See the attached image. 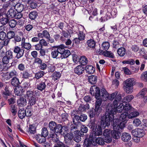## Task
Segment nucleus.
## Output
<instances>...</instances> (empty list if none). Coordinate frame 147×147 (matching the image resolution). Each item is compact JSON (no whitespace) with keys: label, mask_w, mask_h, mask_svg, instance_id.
I'll use <instances>...</instances> for the list:
<instances>
[{"label":"nucleus","mask_w":147,"mask_h":147,"mask_svg":"<svg viewBox=\"0 0 147 147\" xmlns=\"http://www.w3.org/2000/svg\"><path fill=\"white\" fill-rule=\"evenodd\" d=\"M13 52L16 54V57L18 59L23 57L24 54V50L18 46H15L13 48Z\"/></svg>","instance_id":"f8f14e48"},{"label":"nucleus","mask_w":147,"mask_h":147,"mask_svg":"<svg viewBox=\"0 0 147 147\" xmlns=\"http://www.w3.org/2000/svg\"><path fill=\"white\" fill-rule=\"evenodd\" d=\"M141 127L144 130H147V119H143L142 122Z\"/></svg>","instance_id":"8fccbe9b"},{"label":"nucleus","mask_w":147,"mask_h":147,"mask_svg":"<svg viewBox=\"0 0 147 147\" xmlns=\"http://www.w3.org/2000/svg\"><path fill=\"white\" fill-rule=\"evenodd\" d=\"M88 126L90 128L91 131L90 135L93 136L94 137H96L102 135V129L105 128H102L100 125L98 123L96 124L95 123V120H91L88 124Z\"/></svg>","instance_id":"f03ea898"},{"label":"nucleus","mask_w":147,"mask_h":147,"mask_svg":"<svg viewBox=\"0 0 147 147\" xmlns=\"http://www.w3.org/2000/svg\"><path fill=\"white\" fill-rule=\"evenodd\" d=\"M95 138L93 136L90 135L88 138H86L84 142L83 147H92L93 146H96V144L95 143Z\"/></svg>","instance_id":"1a4fd4ad"},{"label":"nucleus","mask_w":147,"mask_h":147,"mask_svg":"<svg viewBox=\"0 0 147 147\" xmlns=\"http://www.w3.org/2000/svg\"><path fill=\"white\" fill-rule=\"evenodd\" d=\"M71 54L70 51L68 50H64L62 53L60 55V58L63 59L67 57Z\"/></svg>","instance_id":"c756f323"},{"label":"nucleus","mask_w":147,"mask_h":147,"mask_svg":"<svg viewBox=\"0 0 147 147\" xmlns=\"http://www.w3.org/2000/svg\"><path fill=\"white\" fill-rule=\"evenodd\" d=\"M22 78L24 79H28L30 77V74L29 70H26L21 73Z\"/></svg>","instance_id":"a18cd8bd"},{"label":"nucleus","mask_w":147,"mask_h":147,"mask_svg":"<svg viewBox=\"0 0 147 147\" xmlns=\"http://www.w3.org/2000/svg\"><path fill=\"white\" fill-rule=\"evenodd\" d=\"M46 81V80L45 79L43 81L40 82L38 84L37 86V89L41 91H42L43 90H44L46 87L45 83Z\"/></svg>","instance_id":"5701e85b"},{"label":"nucleus","mask_w":147,"mask_h":147,"mask_svg":"<svg viewBox=\"0 0 147 147\" xmlns=\"http://www.w3.org/2000/svg\"><path fill=\"white\" fill-rule=\"evenodd\" d=\"M28 104L30 106L34 105L36 103V99L35 96L32 97L28 99Z\"/></svg>","instance_id":"de8ad7c7"},{"label":"nucleus","mask_w":147,"mask_h":147,"mask_svg":"<svg viewBox=\"0 0 147 147\" xmlns=\"http://www.w3.org/2000/svg\"><path fill=\"white\" fill-rule=\"evenodd\" d=\"M103 134L104 136H105L104 138H102L99 137L96 138V137H94V138H95L94 142L96 144V145L98 144L103 145L105 144V142L109 143L111 142L112 140L111 139L108 138H107V136L104 135V131L103 132Z\"/></svg>","instance_id":"9d476101"},{"label":"nucleus","mask_w":147,"mask_h":147,"mask_svg":"<svg viewBox=\"0 0 147 147\" xmlns=\"http://www.w3.org/2000/svg\"><path fill=\"white\" fill-rule=\"evenodd\" d=\"M80 134V131L78 130L75 131V132H74V134L73 133L71 135L73 136V138L74 141L78 143L81 140V138Z\"/></svg>","instance_id":"f3484780"},{"label":"nucleus","mask_w":147,"mask_h":147,"mask_svg":"<svg viewBox=\"0 0 147 147\" xmlns=\"http://www.w3.org/2000/svg\"><path fill=\"white\" fill-rule=\"evenodd\" d=\"M121 139L124 142H129L131 139L130 134L127 132H124L122 134Z\"/></svg>","instance_id":"2eb2a0df"},{"label":"nucleus","mask_w":147,"mask_h":147,"mask_svg":"<svg viewBox=\"0 0 147 147\" xmlns=\"http://www.w3.org/2000/svg\"><path fill=\"white\" fill-rule=\"evenodd\" d=\"M80 57L77 55L76 54L73 55V59L74 62L76 63H77L79 62Z\"/></svg>","instance_id":"0e129e2a"},{"label":"nucleus","mask_w":147,"mask_h":147,"mask_svg":"<svg viewBox=\"0 0 147 147\" xmlns=\"http://www.w3.org/2000/svg\"><path fill=\"white\" fill-rule=\"evenodd\" d=\"M8 16L11 18L16 17V12L12 9H10L7 12Z\"/></svg>","instance_id":"473e14b6"},{"label":"nucleus","mask_w":147,"mask_h":147,"mask_svg":"<svg viewBox=\"0 0 147 147\" xmlns=\"http://www.w3.org/2000/svg\"><path fill=\"white\" fill-rule=\"evenodd\" d=\"M61 74L60 72L55 71L51 75L52 79L55 81L59 79L61 77Z\"/></svg>","instance_id":"7c9ffc66"},{"label":"nucleus","mask_w":147,"mask_h":147,"mask_svg":"<svg viewBox=\"0 0 147 147\" xmlns=\"http://www.w3.org/2000/svg\"><path fill=\"white\" fill-rule=\"evenodd\" d=\"M85 70L84 67L82 65H79L74 68V72L75 74L80 76L84 73Z\"/></svg>","instance_id":"4468645a"},{"label":"nucleus","mask_w":147,"mask_h":147,"mask_svg":"<svg viewBox=\"0 0 147 147\" xmlns=\"http://www.w3.org/2000/svg\"><path fill=\"white\" fill-rule=\"evenodd\" d=\"M128 113L123 112L121 114L119 118V119L121 121H125L127 122L128 119L130 118L129 117H128Z\"/></svg>","instance_id":"393cba45"},{"label":"nucleus","mask_w":147,"mask_h":147,"mask_svg":"<svg viewBox=\"0 0 147 147\" xmlns=\"http://www.w3.org/2000/svg\"><path fill=\"white\" fill-rule=\"evenodd\" d=\"M102 102V100H96L95 102V107L94 109L96 112V115L97 116H99L102 111V106L101 105Z\"/></svg>","instance_id":"ddd939ff"},{"label":"nucleus","mask_w":147,"mask_h":147,"mask_svg":"<svg viewBox=\"0 0 147 147\" xmlns=\"http://www.w3.org/2000/svg\"><path fill=\"white\" fill-rule=\"evenodd\" d=\"M102 46L104 50L107 51L109 47L110 44L108 42H105L102 43Z\"/></svg>","instance_id":"680f3d73"},{"label":"nucleus","mask_w":147,"mask_h":147,"mask_svg":"<svg viewBox=\"0 0 147 147\" xmlns=\"http://www.w3.org/2000/svg\"><path fill=\"white\" fill-rule=\"evenodd\" d=\"M112 108H107L106 107V112L100 118V122L98 124L100 125L102 128H105L106 127H109L110 125V123L113 122L114 118V115L112 112L113 110Z\"/></svg>","instance_id":"f257e3e1"},{"label":"nucleus","mask_w":147,"mask_h":147,"mask_svg":"<svg viewBox=\"0 0 147 147\" xmlns=\"http://www.w3.org/2000/svg\"><path fill=\"white\" fill-rule=\"evenodd\" d=\"M53 48L56 49L57 51H58L59 53L60 54V55L63 52L65 49L64 48V45L63 44H61L59 45L54 46L53 47Z\"/></svg>","instance_id":"bb28decb"},{"label":"nucleus","mask_w":147,"mask_h":147,"mask_svg":"<svg viewBox=\"0 0 147 147\" xmlns=\"http://www.w3.org/2000/svg\"><path fill=\"white\" fill-rule=\"evenodd\" d=\"M27 132L31 134H34L36 132V128L33 125H30Z\"/></svg>","instance_id":"a19ab883"},{"label":"nucleus","mask_w":147,"mask_h":147,"mask_svg":"<svg viewBox=\"0 0 147 147\" xmlns=\"http://www.w3.org/2000/svg\"><path fill=\"white\" fill-rule=\"evenodd\" d=\"M123 64H128L131 65H134L135 64V62L134 60L133 59H130L128 60L123 61L122 62Z\"/></svg>","instance_id":"4d7b16f0"},{"label":"nucleus","mask_w":147,"mask_h":147,"mask_svg":"<svg viewBox=\"0 0 147 147\" xmlns=\"http://www.w3.org/2000/svg\"><path fill=\"white\" fill-rule=\"evenodd\" d=\"M123 105L122 103H117L115 105V104H113V105L108 104L106 107L107 108H110L112 109L113 111L112 112L113 115L115 114L117 112L118 113H123Z\"/></svg>","instance_id":"0eeeda50"},{"label":"nucleus","mask_w":147,"mask_h":147,"mask_svg":"<svg viewBox=\"0 0 147 147\" xmlns=\"http://www.w3.org/2000/svg\"><path fill=\"white\" fill-rule=\"evenodd\" d=\"M38 16V13L36 11H33L30 13L29 18L31 20H34Z\"/></svg>","instance_id":"72a5a7b5"},{"label":"nucleus","mask_w":147,"mask_h":147,"mask_svg":"<svg viewBox=\"0 0 147 147\" xmlns=\"http://www.w3.org/2000/svg\"><path fill=\"white\" fill-rule=\"evenodd\" d=\"M97 77L94 75H91L89 76L88 81L92 84L96 83L97 81Z\"/></svg>","instance_id":"2f4dec72"},{"label":"nucleus","mask_w":147,"mask_h":147,"mask_svg":"<svg viewBox=\"0 0 147 147\" xmlns=\"http://www.w3.org/2000/svg\"><path fill=\"white\" fill-rule=\"evenodd\" d=\"M123 108V112L128 113H130L133 109L131 105L129 103L126 104Z\"/></svg>","instance_id":"412c9836"},{"label":"nucleus","mask_w":147,"mask_h":147,"mask_svg":"<svg viewBox=\"0 0 147 147\" xmlns=\"http://www.w3.org/2000/svg\"><path fill=\"white\" fill-rule=\"evenodd\" d=\"M119 119H113V129H118L119 123L120 121Z\"/></svg>","instance_id":"58836bf2"},{"label":"nucleus","mask_w":147,"mask_h":147,"mask_svg":"<svg viewBox=\"0 0 147 147\" xmlns=\"http://www.w3.org/2000/svg\"><path fill=\"white\" fill-rule=\"evenodd\" d=\"M19 117L21 119L24 118L26 115V110L24 109H20L18 112Z\"/></svg>","instance_id":"4be33fe9"},{"label":"nucleus","mask_w":147,"mask_h":147,"mask_svg":"<svg viewBox=\"0 0 147 147\" xmlns=\"http://www.w3.org/2000/svg\"><path fill=\"white\" fill-rule=\"evenodd\" d=\"M54 132L57 134L65 135L68 133V129L66 125H63L62 124L57 123Z\"/></svg>","instance_id":"6e6552de"},{"label":"nucleus","mask_w":147,"mask_h":147,"mask_svg":"<svg viewBox=\"0 0 147 147\" xmlns=\"http://www.w3.org/2000/svg\"><path fill=\"white\" fill-rule=\"evenodd\" d=\"M117 51L119 56L120 57H123L125 53L126 50L124 47H121L118 49Z\"/></svg>","instance_id":"4c0bfd02"},{"label":"nucleus","mask_w":147,"mask_h":147,"mask_svg":"<svg viewBox=\"0 0 147 147\" xmlns=\"http://www.w3.org/2000/svg\"><path fill=\"white\" fill-rule=\"evenodd\" d=\"M78 35V38H79L80 40H83L84 39L85 34L83 33V32L79 31Z\"/></svg>","instance_id":"338daca9"},{"label":"nucleus","mask_w":147,"mask_h":147,"mask_svg":"<svg viewBox=\"0 0 147 147\" xmlns=\"http://www.w3.org/2000/svg\"><path fill=\"white\" fill-rule=\"evenodd\" d=\"M86 72L89 74H93L95 71V68L91 65H87L85 67Z\"/></svg>","instance_id":"dca6fc26"},{"label":"nucleus","mask_w":147,"mask_h":147,"mask_svg":"<svg viewBox=\"0 0 147 147\" xmlns=\"http://www.w3.org/2000/svg\"><path fill=\"white\" fill-rule=\"evenodd\" d=\"M51 54L52 57L53 58H60L61 55L55 48L52 49Z\"/></svg>","instance_id":"aec40b11"},{"label":"nucleus","mask_w":147,"mask_h":147,"mask_svg":"<svg viewBox=\"0 0 147 147\" xmlns=\"http://www.w3.org/2000/svg\"><path fill=\"white\" fill-rule=\"evenodd\" d=\"M30 85V84L29 83L27 82H25L23 84V86H20V87H21L20 90H21V92H24V90H23V88H28L29 86Z\"/></svg>","instance_id":"e2e57ef3"},{"label":"nucleus","mask_w":147,"mask_h":147,"mask_svg":"<svg viewBox=\"0 0 147 147\" xmlns=\"http://www.w3.org/2000/svg\"><path fill=\"white\" fill-rule=\"evenodd\" d=\"M103 89H105L104 88H102L101 90L100 88L95 86L91 87L90 89V94L93 96H94L95 98L97 99L98 100H103V96L102 95H104V93L102 91Z\"/></svg>","instance_id":"39448f33"},{"label":"nucleus","mask_w":147,"mask_h":147,"mask_svg":"<svg viewBox=\"0 0 147 147\" xmlns=\"http://www.w3.org/2000/svg\"><path fill=\"white\" fill-rule=\"evenodd\" d=\"M133 125L136 127H141L142 122L140 119L138 118H135L134 119L133 122Z\"/></svg>","instance_id":"e433bc0d"},{"label":"nucleus","mask_w":147,"mask_h":147,"mask_svg":"<svg viewBox=\"0 0 147 147\" xmlns=\"http://www.w3.org/2000/svg\"><path fill=\"white\" fill-rule=\"evenodd\" d=\"M14 9L17 12H21L24 9V5L21 3H18L15 6Z\"/></svg>","instance_id":"c85d7f7f"},{"label":"nucleus","mask_w":147,"mask_h":147,"mask_svg":"<svg viewBox=\"0 0 147 147\" xmlns=\"http://www.w3.org/2000/svg\"><path fill=\"white\" fill-rule=\"evenodd\" d=\"M104 53L103 55L104 56L112 58L115 57L113 54L110 51H106Z\"/></svg>","instance_id":"603ef678"},{"label":"nucleus","mask_w":147,"mask_h":147,"mask_svg":"<svg viewBox=\"0 0 147 147\" xmlns=\"http://www.w3.org/2000/svg\"><path fill=\"white\" fill-rule=\"evenodd\" d=\"M8 23L9 26L12 28L15 27L17 24L16 21L14 20H10Z\"/></svg>","instance_id":"69168bd1"},{"label":"nucleus","mask_w":147,"mask_h":147,"mask_svg":"<svg viewBox=\"0 0 147 147\" xmlns=\"http://www.w3.org/2000/svg\"><path fill=\"white\" fill-rule=\"evenodd\" d=\"M80 118L79 115H74V117H73V122L75 125H78L80 123Z\"/></svg>","instance_id":"a878e982"},{"label":"nucleus","mask_w":147,"mask_h":147,"mask_svg":"<svg viewBox=\"0 0 147 147\" xmlns=\"http://www.w3.org/2000/svg\"><path fill=\"white\" fill-rule=\"evenodd\" d=\"M121 131L120 130L118 129H113L111 131L107 129L104 130V135L109 139L112 140V138L115 139H118L120 137Z\"/></svg>","instance_id":"20e7f679"},{"label":"nucleus","mask_w":147,"mask_h":147,"mask_svg":"<svg viewBox=\"0 0 147 147\" xmlns=\"http://www.w3.org/2000/svg\"><path fill=\"white\" fill-rule=\"evenodd\" d=\"M121 94L117 92V94L116 95L115 99L113 102V104H115V105L117 103H119L121 102Z\"/></svg>","instance_id":"f704fd0d"},{"label":"nucleus","mask_w":147,"mask_h":147,"mask_svg":"<svg viewBox=\"0 0 147 147\" xmlns=\"http://www.w3.org/2000/svg\"><path fill=\"white\" fill-rule=\"evenodd\" d=\"M57 123L55 121H51L49 122V128L51 132L53 131L55 129Z\"/></svg>","instance_id":"c9c22d12"},{"label":"nucleus","mask_w":147,"mask_h":147,"mask_svg":"<svg viewBox=\"0 0 147 147\" xmlns=\"http://www.w3.org/2000/svg\"><path fill=\"white\" fill-rule=\"evenodd\" d=\"M12 92L9 90H6L3 91L2 93V95L4 98L7 100L8 98L7 96L12 95Z\"/></svg>","instance_id":"37998d69"},{"label":"nucleus","mask_w":147,"mask_h":147,"mask_svg":"<svg viewBox=\"0 0 147 147\" xmlns=\"http://www.w3.org/2000/svg\"><path fill=\"white\" fill-rule=\"evenodd\" d=\"M15 33L14 31H10L8 32L6 34V37L9 39H10L15 37Z\"/></svg>","instance_id":"3c124183"},{"label":"nucleus","mask_w":147,"mask_h":147,"mask_svg":"<svg viewBox=\"0 0 147 147\" xmlns=\"http://www.w3.org/2000/svg\"><path fill=\"white\" fill-rule=\"evenodd\" d=\"M136 82L134 78H129L124 81L123 83V88L127 93L132 92L134 90L133 86Z\"/></svg>","instance_id":"7ed1b4c3"},{"label":"nucleus","mask_w":147,"mask_h":147,"mask_svg":"<svg viewBox=\"0 0 147 147\" xmlns=\"http://www.w3.org/2000/svg\"><path fill=\"white\" fill-rule=\"evenodd\" d=\"M125 121H120L118 129L120 130L121 131H122V130L123 128L125 127V125L127 122Z\"/></svg>","instance_id":"49530a36"},{"label":"nucleus","mask_w":147,"mask_h":147,"mask_svg":"<svg viewBox=\"0 0 147 147\" xmlns=\"http://www.w3.org/2000/svg\"><path fill=\"white\" fill-rule=\"evenodd\" d=\"M35 137L38 143L42 144L45 142L46 141L45 138L41 135L39 134H36V135Z\"/></svg>","instance_id":"6ab92c4d"},{"label":"nucleus","mask_w":147,"mask_h":147,"mask_svg":"<svg viewBox=\"0 0 147 147\" xmlns=\"http://www.w3.org/2000/svg\"><path fill=\"white\" fill-rule=\"evenodd\" d=\"M38 67L41 70H45L47 68V65L46 63L42 62L41 63L38 65Z\"/></svg>","instance_id":"774afa93"},{"label":"nucleus","mask_w":147,"mask_h":147,"mask_svg":"<svg viewBox=\"0 0 147 147\" xmlns=\"http://www.w3.org/2000/svg\"><path fill=\"white\" fill-rule=\"evenodd\" d=\"M34 92L30 90H28L26 92V96L27 97V99H28L32 97H34L35 96V95H34Z\"/></svg>","instance_id":"864d4df0"},{"label":"nucleus","mask_w":147,"mask_h":147,"mask_svg":"<svg viewBox=\"0 0 147 147\" xmlns=\"http://www.w3.org/2000/svg\"><path fill=\"white\" fill-rule=\"evenodd\" d=\"M147 92V88H144L137 95V97H139L140 96H144V95Z\"/></svg>","instance_id":"13d9d810"},{"label":"nucleus","mask_w":147,"mask_h":147,"mask_svg":"<svg viewBox=\"0 0 147 147\" xmlns=\"http://www.w3.org/2000/svg\"><path fill=\"white\" fill-rule=\"evenodd\" d=\"M134 97L132 95H129L124 98L122 100V102L124 103L129 102L134 98Z\"/></svg>","instance_id":"c03bdc74"},{"label":"nucleus","mask_w":147,"mask_h":147,"mask_svg":"<svg viewBox=\"0 0 147 147\" xmlns=\"http://www.w3.org/2000/svg\"><path fill=\"white\" fill-rule=\"evenodd\" d=\"M18 105L20 107H23L27 104L26 100L23 97H20L17 101Z\"/></svg>","instance_id":"a211bd4d"},{"label":"nucleus","mask_w":147,"mask_h":147,"mask_svg":"<svg viewBox=\"0 0 147 147\" xmlns=\"http://www.w3.org/2000/svg\"><path fill=\"white\" fill-rule=\"evenodd\" d=\"M87 44L89 47L94 48L95 47L96 42L94 40L90 39L87 41Z\"/></svg>","instance_id":"ea45409f"},{"label":"nucleus","mask_w":147,"mask_h":147,"mask_svg":"<svg viewBox=\"0 0 147 147\" xmlns=\"http://www.w3.org/2000/svg\"><path fill=\"white\" fill-rule=\"evenodd\" d=\"M132 135L136 139H134L135 142L137 143L140 141V138L143 137L145 134V132L144 130L142 128H137L131 131Z\"/></svg>","instance_id":"423d86ee"},{"label":"nucleus","mask_w":147,"mask_h":147,"mask_svg":"<svg viewBox=\"0 0 147 147\" xmlns=\"http://www.w3.org/2000/svg\"><path fill=\"white\" fill-rule=\"evenodd\" d=\"M11 84L14 87H18L20 84L19 79L16 77L13 78L11 80Z\"/></svg>","instance_id":"b1692460"},{"label":"nucleus","mask_w":147,"mask_h":147,"mask_svg":"<svg viewBox=\"0 0 147 147\" xmlns=\"http://www.w3.org/2000/svg\"><path fill=\"white\" fill-rule=\"evenodd\" d=\"M10 111L13 116H15L17 113V108L15 105H12L10 106Z\"/></svg>","instance_id":"09e8293b"},{"label":"nucleus","mask_w":147,"mask_h":147,"mask_svg":"<svg viewBox=\"0 0 147 147\" xmlns=\"http://www.w3.org/2000/svg\"><path fill=\"white\" fill-rule=\"evenodd\" d=\"M0 22L3 25H5L9 22V19L8 18L2 17L0 19Z\"/></svg>","instance_id":"bf43d9fd"},{"label":"nucleus","mask_w":147,"mask_h":147,"mask_svg":"<svg viewBox=\"0 0 147 147\" xmlns=\"http://www.w3.org/2000/svg\"><path fill=\"white\" fill-rule=\"evenodd\" d=\"M45 74L44 71L40 70L35 74L34 77L37 79H38L42 77Z\"/></svg>","instance_id":"79ce46f5"},{"label":"nucleus","mask_w":147,"mask_h":147,"mask_svg":"<svg viewBox=\"0 0 147 147\" xmlns=\"http://www.w3.org/2000/svg\"><path fill=\"white\" fill-rule=\"evenodd\" d=\"M88 62V60L85 56H82L80 57V60L79 62L81 64V65H82V66L86 65L87 64Z\"/></svg>","instance_id":"cd10ccee"},{"label":"nucleus","mask_w":147,"mask_h":147,"mask_svg":"<svg viewBox=\"0 0 147 147\" xmlns=\"http://www.w3.org/2000/svg\"><path fill=\"white\" fill-rule=\"evenodd\" d=\"M88 113L89 116L90 118H93L95 117V115H96V112L94 109V108L91 109Z\"/></svg>","instance_id":"6e6d98bb"},{"label":"nucleus","mask_w":147,"mask_h":147,"mask_svg":"<svg viewBox=\"0 0 147 147\" xmlns=\"http://www.w3.org/2000/svg\"><path fill=\"white\" fill-rule=\"evenodd\" d=\"M102 90V93L103 92L104 93V95H102L103 96H104L103 100L104 101H106L108 99L112 100L115 98L117 94V91H116L111 94H109L105 89H103Z\"/></svg>","instance_id":"9b49d317"},{"label":"nucleus","mask_w":147,"mask_h":147,"mask_svg":"<svg viewBox=\"0 0 147 147\" xmlns=\"http://www.w3.org/2000/svg\"><path fill=\"white\" fill-rule=\"evenodd\" d=\"M41 135L45 138L48 136V131L46 127H45L42 128Z\"/></svg>","instance_id":"052dcab7"},{"label":"nucleus","mask_w":147,"mask_h":147,"mask_svg":"<svg viewBox=\"0 0 147 147\" xmlns=\"http://www.w3.org/2000/svg\"><path fill=\"white\" fill-rule=\"evenodd\" d=\"M22 48L25 49H26L28 50L30 49L31 47V44L30 43H24L21 45Z\"/></svg>","instance_id":"5fc2aeb1"}]
</instances>
